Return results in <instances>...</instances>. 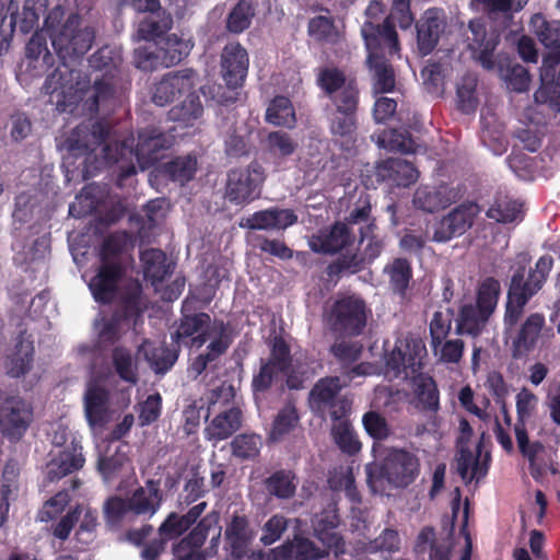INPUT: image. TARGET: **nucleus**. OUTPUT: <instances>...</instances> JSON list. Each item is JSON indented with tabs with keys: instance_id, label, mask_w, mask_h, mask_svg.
Segmentation results:
<instances>
[{
	"instance_id": "2eb2a0df",
	"label": "nucleus",
	"mask_w": 560,
	"mask_h": 560,
	"mask_svg": "<svg viewBox=\"0 0 560 560\" xmlns=\"http://www.w3.org/2000/svg\"><path fill=\"white\" fill-rule=\"evenodd\" d=\"M198 82L199 75L194 69L171 71L154 84L151 101L156 106H165L184 94L198 91Z\"/></svg>"
},
{
	"instance_id": "423d86ee",
	"label": "nucleus",
	"mask_w": 560,
	"mask_h": 560,
	"mask_svg": "<svg viewBox=\"0 0 560 560\" xmlns=\"http://www.w3.org/2000/svg\"><path fill=\"white\" fill-rule=\"evenodd\" d=\"M371 315L365 300L357 293H338L324 308L323 323L338 336L358 337L363 334Z\"/></svg>"
},
{
	"instance_id": "5fc2aeb1",
	"label": "nucleus",
	"mask_w": 560,
	"mask_h": 560,
	"mask_svg": "<svg viewBox=\"0 0 560 560\" xmlns=\"http://www.w3.org/2000/svg\"><path fill=\"white\" fill-rule=\"evenodd\" d=\"M523 203L509 196H498L488 209L487 217L500 223L515 221L522 213Z\"/></svg>"
},
{
	"instance_id": "c03bdc74",
	"label": "nucleus",
	"mask_w": 560,
	"mask_h": 560,
	"mask_svg": "<svg viewBox=\"0 0 560 560\" xmlns=\"http://www.w3.org/2000/svg\"><path fill=\"white\" fill-rule=\"evenodd\" d=\"M266 121L279 127L294 128L296 116L290 98L283 95L272 98L266 110Z\"/></svg>"
},
{
	"instance_id": "9d476101",
	"label": "nucleus",
	"mask_w": 560,
	"mask_h": 560,
	"mask_svg": "<svg viewBox=\"0 0 560 560\" xmlns=\"http://www.w3.org/2000/svg\"><path fill=\"white\" fill-rule=\"evenodd\" d=\"M348 386L339 376L318 378L307 396L308 408L318 418L339 419L349 415L351 407L348 399L341 396V390Z\"/></svg>"
},
{
	"instance_id": "e433bc0d",
	"label": "nucleus",
	"mask_w": 560,
	"mask_h": 560,
	"mask_svg": "<svg viewBox=\"0 0 560 560\" xmlns=\"http://www.w3.org/2000/svg\"><path fill=\"white\" fill-rule=\"evenodd\" d=\"M109 393L98 385H91L84 395V408L89 423L92 427H102L108 415Z\"/></svg>"
},
{
	"instance_id": "58836bf2",
	"label": "nucleus",
	"mask_w": 560,
	"mask_h": 560,
	"mask_svg": "<svg viewBox=\"0 0 560 560\" xmlns=\"http://www.w3.org/2000/svg\"><path fill=\"white\" fill-rule=\"evenodd\" d=\"M265 491L278 500L292 499L298 489L295 474L290 469H278L262 480Z\"/></svg>"
},
{
	"instance_id": "393cba45",
	"label": "nucleus",
	"mask_w": 560,
	"mask_h": 560,
	"mask_svg": "<svg viewBox=\"0 0 560 560\" xmlns=\"http://www.w3.org/2000/svg\"><path fill=\"white\" fill-rule=\"evenodd\" d=\"M328 556V550L319 548L308 538L295 535L292 540L270 550L268 560H320Z\"/></svg>"
},
{
	"instance_id": "79ce46f5",
	"label": "nucleus",
	"mask_w": 560,
	"mask_h": 560,
	"mask_svg": "<svg viewBox=\"0 0 560 560\" xmlns=\"http://www.w3.org/2000/svg\"><path fill=\"white\" fill-rule=\"evenodd\" d=\"M490 316L474 304L460 307L457 318L456 332L458 335L479 336L485 329Z\"/></svg>"
},
{
	"instance_id": "7ed1b4c3",
	"label": "nucleus",
	"mask_w": 560,
	"mask_h": 560,
	"mask_svg": "<svg viewBox=\"0 0 560 560\" xmlns=\"http://www.w3.org/2000/svg\"><path fill=\"white\" fill-rule=\"evenodd\" d=\"M427 348L423 340L412 334L396 339L392 351L385 354L386 374L394 378L412 380L418 405L423 410L436 411L440 394L435 381L423 373Z\"/></svg>"
},
{
	"instance_id": "7c9ffc66",
	"label": "nucleus",
	"mask_w": 560,
	"mask_h": 560,
	"mask_svg": "<svg viewBox=\"0 0 560 560\" xmlns=\"http://www.w3.org/2000/svg\"><path fill=\"white\" fill-rule=\"evenodd\" d=\"M27 70L33 77H42L54 66V56L47 47L46 36L35 32L25 47Z\"/></svg>"
},
{
	"instance_id": "4d7b16f0",
	"label": "nucleus",
	"mask_w": 560,
	"mask_h": 560,
	"mask_svg": "<svg viewBox=\"0 0 560 560\" xmlns=\"http://www.w3.org/2000/svg\"><path fill=\"white\" fill-rule=\"evenodd\" d=\"M179 351V347L161 346L147 352L145 359L155 374L164 375L178 360Z\"/></svg>"
},
{
	"instance_id": "39448f33",
	"label": "nucleus",
	"mask_w": 560,
	"mask_h": 560,
	"mask_svg": "<svg viewBox=\"0 0 560 560\" xmlns=\"http://www.w3.org/2000/svg\"><path fill=\"white\" fill-rule=\"evenodd\" d=\"M366 482L376 493L385 489V482L394 488H407L420 474V460L405 448L392 447L378 463L365 466Z\"/></svg>"
},
{
	"instance_id": "c9c22d12",
	"label": "nucleus",
	"mask_w": 560,
	"mask_h": 560,
	"mask_svg": "<svg viewBox=\"0 0 560 560\" xmlns=\"http://www.w3.org/2000/svg\"><path fill=\"white\" fill-rule=\"evenodd\" d=\"M453 541L451 535L436 538L433 527H424L417 537L415 550L425 553L429 550L430 560H450Z\"/></svg>"
},
{
	"instance_id": "dca6fc26",
	"label": "nucleus",
	"mask_w": 560,
	"mask_h": 560,
	"mask_svg": "<svg viewBox=\"0 0 560 560\" xmlns=\"http://www.w3.org/2000/svg\"><path fill=\"white\" fill-rule=\"evenodd\" d=\"M225 541L229 546L230 555L235 560H261L264 553L261 550L250 549L255 538V532L250 527L249 520L244 514H233L231 521L226 524L224 532Z\"/></svg>"
},
{
	"instance_id": "f3484780",
	"label": "nucleus",
	"mask_w": 560,
	"mask_h": 560,
	"mask_svg": "<svg viewBox=\"0 0 560 560\" xmlns=\"http://www.w3.org/2000/svg\"><path fill=\"white\" fill-rule=\"evenodd\" d=\"M529 27L540 44L549 50L542 59L548 77L550 70L560 63V21H549L541 13H536L530 19Z\"/></svg>"
},
{
	"instance_id": "473e14b6",
	"label": "nucleus",
	"mask_w": 560,
	"mask_h": 560,
	"mask_svg": "<svg viewBox=\"0 0 560 560\" xmlns=\"http://www.w3.org/2000/svg\"><path fill=\"white\" fill-rule=\"evenodd\" d=\"M140 260L143 276L152 284L162 282L175 268V262L160 247H148L140 252Z\"/></svg>"
},
{
	"instance_id": "49530a36",
	"label": "nucleus",
	"mask_w": 560,
	"mask_h": 560,
	"mask_svg": "<svg viewBox=\"0 0 560 560\" xmlns=\"http://www.w3.org/2000/svg\"><path fill=\"white\" fill-rule=\"evenodd\" d=\"M197 158L192 154L176 156L164 163L163 173L173 182L185 185L197 172Z\"/></svg>"
},
{
	"instance_id": "2f4dec72",
	"label": "nucleus",
	"mask_w": 560,
	"mask_h": 560,
	"mask_svg": "<svg viewBox=\"0 0 560 560\" xmlns=\"http://www.w3.org/2000/svg\"><path fill=\"white\" fill-rule=\"evenodd\" d=\"M243 413L238 407L220 411L205 428L208 441L219 442L231 438L242 427Z\"/></svg>"
},
{
	"instance_id": "9b49d317",
	"label": "nucleus",
	"mask_w": 560,
	"mask_h": 560,
	"mask_svg": "<svg viewBox=\"0 0 560 560\" xmlns=\"http://www.w3.org/2000/svg\"><path fill=\"white\" fill-rule=\"evenodd\" d=\"M268 348V357L260 359L259 371L252 378L250 386L255 395L268 392L273 383L278 382L280 374L288 373L293 365L291 347L282 336L272 337Z\"/></svg>"
},
{
	"instance_id": "ddd939ff",
	"label": "nucleus",
	"mask_w": 560,
	"mask_h": 560,
	"mask_svg": "<svg viewBox=\"0 0 560 560\" xmlns=\"http://www.w3.org/2000/svg\"><path fill=\"white\" fill-rule=\"evenodd\" d=\"M192 44L176 34H168L160 39L155 52L148 51L147 49H138L136 51V63L139 69L152 70L154 61L160 60V63L168 68L178 65L190 52Z\"/></svg>"
},
{
	"instance_id": "c85d7f7f",
	"label": "nucleus",
	"mask_w": 560,
	"mask_h": 560,
	"mask_svg": "<svg viewBox=\"0 0 560 560\" xmlns=\"http://www.w3.org/2000/svg\"><path fill=\"white\" fill-rule=\"evenodd\" d=\"M207 502H200L191 506L185 514L171 512L158 528V535L167 542L182 537L199 520L207 509Z\"/></svg>"
},
{
	"instance_id": "ea45409f",
	"label": "nucleus",
	"mask_w": 560,
	"mask_h": 560,
	"mask_svg": "<svg viewBox=\"0 0 560 560\" xmlns=\"http://www.w3.org/2000/svg\"><path fill=\"white\" fill-rule=\"evenodd\" d=\"M85 463L82 447L74 444L61 451L50 465L48 477L50 480L61 479L80 470Z\"/></svg>"
},
{
	"instance_id": "1a4fd4ad",
	"label": "nucleus",
	"mask_w": 560,
	"mask_h": 560,
	"mask_svg": "<svg viewBox=\"0 0 560 560\" xmlns=\"http://www.w3.org/2000/svg\"><path fill=\"white\" fill-rule=\"evenodd\" d=\"M317 86L338 112L358 113L360 89L355 78H348L338 67H324L316 77Z\"/></svg>"
},
{
	"instance_id": "0eeeda50",
	"label": "nucleus",
	"mask_w": 560,
	"mask_h": 560,
	"mask_svg": "<svg viewBox=\"0 0 560 560\" xmlns=\"http://www.w3.org/2000/svg\"><path fill=\"white\" fill-rule=\"evenodd\" d=\"M80 82L82 97L73 110L68 112L69 114H73L80 103H82V112L89 115L97 114L101 108L109 110L120 104L131 89V80L126 72L102 74L93 81L91 86H89L90 81L82 79L81 74Z\"/></svg>"
},
{
	"instance_id": "052dcab7",
	"label": "nucleus",
	"mask_w": 560,
	"mask_h": 560,
	"mask_svg": "<svg viewBox=\"0 0 560 560\" xmlns=\"http://www.w3.org/2000/svg\"><path fill=\"white\" fill-rule=\"evenodd\" d=\"M454 312L451 308H446L445 312L436 311L433 313L431 318L429 330H430V346L434 353L442 345V342L448 336L452 328Z\"/></svg>"
},
{
	"instance_id": "b1692460",
	"label": "nucleus",
	"mask_w": 560,
	"mask_h": 560,
	"mask_svg": "<svg viewBox=\"0 0 560 560\" xmlns=\"http://www.w3.org/2000/svg\"><path fill=\"white\" fill-rule=\"evenodd\" d=\"M445 25L442 11L436 8L428 9L417 21V47L421 56H428L435 49Z\"/></svg>"
},
{
	"instance_id": "e2e57ef3",
	"label": "nucleus",
	"mask_w": 560,
	"mask_h": 560,
	"mask_svg": "<svg viewBox=\"0 0 560 560\" xmlns=\"http://www.w3.org/2000/svg\"><path fill=\"white\" fill-rule=\"evenodd\" d=\"M501 292L500 282L489 277L485 279L478 288L477 296H476V307L491 316L494 312L499 296Z\"/></svg>"
},
{
	"instance_id": "aec40b11",
	"label": "nucleus",
	"mask_w": 560,
	"mask_h": 560,
	"mask_svg": "<svg viewBox=\"0 0 560 560\" xmlns=\"http://www.w3.org/2000/svg\"><path fill=\"white\" fill-rule=\"evenodd\" d=\"M249 66L248 54L240 43H229L221 54V72L230 89L243 85Z\"/></svg>"
},
{
	"instance_id": "f257e3e1",
	"label": "nucleus",
	"mask_w": 560,
	"mask_h": 560,
	"mask_svg": "<svg viewBox=\"0 0 560 560\" xmlns=\"http://www.w3.org/2000/svg\"><path fill=\"white\" fill-rule=\"evenodd\" d=\"M175 136L162 130L160 127L149 126L139 130L138 141L135 145L132 135L124 139H116L110 133V127L104 121L92 125L80 124L72 129L65 141L66 150L73 156H85L102 147L103 159L108 164L119 161H131L136 158L142 166L154 164L161 153L170 149Z\"/></svg>"
},
{
	"instance_id": "864d4df0",
	"label": "nucleus",
	"mask_w": 560,
	"mask_h": 560,
	"mask_svg": "<svg viewBox=\"0 0 560 560\" xmlns=\"http://www.w3.org/2000/svg\"><path fill=\"white\" fill-rule=\"evenodd\" d=\"M382 148L389 152L415 153L417 143L407 129L385 130L378 139Z\"/></svg>"
},
{
	"instance_id": "de8ad7c7",
	"label": "nucleus",
	"mask_w": 560,
	"mask_h": 560,
	"mask_svg": "<svg viewBox=\"0 0 560 560\" xmlns=\"http://www.w3.org/2000/svg\"><path fill=\"white\" fill-rule=\"evenodd\" d=\"M155 16L143 19L138 26V36L144 40H155L163 38L173 26V18L165 10L155 12Z\"/></svg>"
},
{
	"instance_id": "338daca9",
	"label": "nucleus",
	"mask_w": 560,
	"mask_h": 560,
	"mask_svg": "<svg viewBox=\"0 0 560 560\" xmlns=\"http://www.w3.org/2000/svg\"><path fill=\"white\" fill-rule=\"evenodd\" d=\"M299 413L294 405L287 404L281 408L273 419L270 439L279 441L285 434L290 433L299 422Z\"/></svg>"
},
{
	"instance_id": "3c124183",
	"label": "nucleus",
	"mask_w": 560,
	"mask_h": 560,
	"mask_svg": "<svg viewBox=\"0 0 560 560\" xmlns=\"http://www.w3.org/2000/svg\"><path fill=\"white\" fill-rule=\"evenodd\" d=\"M261 436L255 433L236 434L230 442L231 454L241 462L254 460L260 453Z\"/></svg>"
},
{
	"instance_id": "a19ab883",
	"label": "nucleus",
	"mask_w": 560,
	"mask_h": 560,
	"mask_svg": "<svg viewBox=\"0 0 560 560\" xmlns=\"http://www.w3.org/2000/svg\"><path fill=\"white\" fill-rule=\"evenodd\" d=\"M537 104H545L555 112L560 113V69L556 74V68L550 70V74L546 75V67L542 65L541 85L534 93Z\"/></svg>"
},
{
	"instance_id": "f03ea898",
	"label": "nucleus",
	"mask_w": 560,
	"mask_h": 560,
	"mask_svg": "<svg viewBox=\"0 0 560 560\" xmlns=\"http://www.w3.org/2000/svg\"><path fill=\"white\" fill-rule=\"evenodd\" d=\"M52 47L60 60L59 66L47 75L43 90L48 102L58 112H72L80 98L81 71L71 66L82 58L95 40L93 27L83 23L81 16L72 13L59 30L50 34Z\"/></svg>"
},
{
	"instance_id": "bf43d9fd",
	"label": "nucleus",
	"mask_w": 560,
	"mask_h": 560,
	"mask_svg": "<svg viewBox=\"0 0 560 560\" xmlns=\"http://www.w3.org/2000/svg\"><path fill=\"white\" fill-rule=\"evenodd\" d=\"M200 520L196 522V526L183 537L178 542V547H187L197 550H201V547L205 545L210 530L218 523V517L213 514H207L203 517H199Z\"/></svg>"
},
{
	"instance_id": "6e6552de",
	"label": "nucleus",
	"mask_w": 560,
	"mask_h": 560,
	"mask_svg": "<svg viewBox=\"0 0 560 560\" xmlns=\"http://www.w3.org/2000/svg\"><path fill=\"white\" fill-rule=\"evenodd\" d=\"M97 249V247H93ZM129 247H98V267L96 273L89 282V289L95 302L110 304L125 276V256Z\"/></svg>"
},
{
	"instance_id": "20e7f679",
	"label": "nucleus",
	"mask_w": 560,
	"mask_h": 560,
	"mask_svg": "<svg viewBox=\"0 0 560 560\" xmlns=\"http://www.w3.org/2000/svg\"><path fill=\"white\" fill-rule=\"evenodd\" d=\"M361 34L368 50L366 65L372 72L373 90L377 94L390 93L395 89V71L389 60L382 52L387 48L390 55L399 51L398 34L387 20L384 24H374L368 20L361 27Z\"/></svg>"
},
{
	"instance_id": "13d9d810",
	"label": "nucleus",
	"mask_w": 560,
	"mask_h": 560,
	"mask_svg": "<svg viewBox=\"0 0 560 560\" xmlns=\"http://www.w3.org/2000/svg\"><path fill=\"white\" fill-rule=\"evenodd\" d=\"M299 148V142L285 131H270L266 138V149L275 158L288 159L293 155Z\"/></svg>"
},
{
	"instance_id": "4c0bfd02",
	"label": "nucleus",
	"mask_w": 560,
	"mask_h": 560,
	"mask_svg": "<svg viewBox=\"0 0 560 560\" xmlns=\"http://www.w3.org/2000/svg\"><path fill=\"white\" fill-rule=\"evenodd\" d=\"M331 421L330 435L334 443L343 454L349 456L358 454L362 448V443L360 442L348 415L342 416L339 419H331Z\"/></svg>"
},
{
	"instance_id": "4be33fe9",
	"label": "nucleus",
	"mask_w": 560,
	"mask_h": 560,
	"mask_svg": "<svg viewBox=\"0 0 560 560\" xmlns=\"http://www.w3.org/2000/svg\"><path fill=\"white\" fill-rule=\"evenodd\" d=\"M371 196L362 191L346 217L345 221L359 233V245H380L376 240V224L371 218Z\"/></svg>"
},
{
	"instance_id": "a211bd4d",
	"label": "nucleus",
	"mask_w": 560,
	"mask_h": 560,
	"mask_svg": "<svg viewBox=\"0 0 560 560\" xmlns=\"http://www.w3.org/2000/svg\"><path fill=\"white\" fill-rule=\"evenodd\" d=\"M32 410L22 399H7L0 407V431L11 441L20 440L32 421Z\"/></svg>"
},
{
	"instance_id": "72a5a7b5",
	"label": "nucleus",
	"mask_w": 560,
	"mask_h": 560,
	"mask_svg": "<svg viewBox=\"0 0 560 560\" xmlns=\"http://www.w3.org/2000/svg\"><path fill=\"white\" fill-rule=\"evenodd\" d=\"M298 221L292 209L272 207L253 213L246 219V225L252 230H284Z\"/></svg>"
},
{
	"instance_id": "c756f323",
	"label": "nucleus",
	"mask_w": 560,
	"mask_h": 560,
	"mask_svg": "<svg viewBox=\"0 0 560 560\" xmlns=\"http://www.w3.org/2000/svg\"><path fill=\"white\" fill-rule=\"evenodd\" d=\"M129 500V509L135 515L152 517L161 508L163 493L161 481L149 479L144 487L137 488Z\"/></svg>"
},
{
	"instance_id": "412c9836",
	"label": "nucleus",
	"mask_w": 560,
	"mask_h": 560,
	"mask_svg": "<svg viewBox=\"0 0 560 560\" xmlns=\"http://www.w3.org/2000/svg\"><path fill=\"white\" fill-rule=\"evenodd\" d=\"M474 217L472 205H459L434 224L432 241L443 243L463 235L472 225Z\"/></svg>"
},
{
	"instance_id": "bb28decb",
	"label": "nucleus",
	"mask_w": 560,
	"mask_h": 560,
	"mask_svg": "<svg viewBox=\"0 0 560 560\" xmlns=\"http://www.w3.org/2000/svg\"><path fill=\"white\" fill-rule=\"evenodd\" d=\"M313 252L325 255H338L337 259L327 266L330 278L342 272L355 273L364 268L365 256L361 247H311Z\"/></svg>"
},
{
	"instance_id": "0e129e2a",
	"label": "nucleus",
	"mask_w": 560,
	"mask_h": 560,
	"mask_svg": "<svg viewBox=\"0 0 560 560\" xmlns=\"http://www.w3.org/2000/svg\"><path fill=\"white\" fill-rule=\"evenodd\" d=\"M211 317L205 312L195 314H184L179 320L178 328L172 334V340L179 342L180 340L192 337L210 325Z\"/></svg>"
},
{
	"instance_id": "f8f14e48",
	"label": "nucleus",
	"mask_w": 560,
	"mask_h": 560,
	"mask_svg": "<svg viewBox=\"0 0 560 560\" xmlns=\"http://www.w3.org/2000/svg\"><path fill=\"white\" fill-rule=\"evenodd\" d=\"M264 180V170L257 162L246 168H232L228 172L224 196L232 205H247L259 198Z\"/></svg>"
},
{
	"instance_id": "6e6d98bb",
	"label": "nucleus",
	"mask_w": 560,
	"mask_h": 560,
	"mask_svg": "<svg viewBox=\"0 0 560 560\" xmlns=\"http://www.w3.org/2000/svg\"><path fill=\"white\" fill-rule=\"evenodd\" d=\"M385 270L389 275L393 292L404 298L412 278V268L409 260L406 258H395Z\"/></svg>"
},
{
	"instance_id": "69168bd1",
	"label": "nucleus",
	"mask_w": 560,
	"mask_h": 560,
	"mask_svg": "<svg viewBox=\"0 0 560 560\" xmlns=\"http://www.w3.org/2000/svg\"><path fill=\"white\" fill-rule=\"evenodd\" d=\"M120 62V54L109 46L98 48L89 58V66L95 71H102L103 74L124 72L119 68Z\"/></svg>"
},
{
	"instance_id": "603ef678",
	"label": "nucleus",
	"mask_w": 560,
	"mask_h": 560,
	"mask_svg": "<svg viewBox=\"0 0 560 560\" xmlns=\"http://www.w3.org/2000/svg\"><path fill=\"white\" fill-rule=\"evenodd\" d=\"M358 129V113L332 110L329 118V131L332 136L347 142L355 140Z\"/></svg>"
},
{
	"instance_id": "680f3d73",
	"label": "nucleus",
	"mask_w": 560,
	"mask_h": 560,
	"mask_svg": "<svg viewBox=\"0 0 560 560\" xmlns=\"http://www.w3.org/2000/svg\"><path fill=\"white\" fill-rule=\"evenodd\" d=\"M112 363L120 380L129 384H137V368L133 363L131 351L122 346H117L112 351Z\"/></svg>"
},
{
	"instance_id": "774afa93",
	"label": "nucleus",
	"mask_w": 560,
	"mask_h": 560,
	"mask_svg": "<svg viewBox=\"0 0 560 560\" xmlns=\"http://www.w3.org/2000/svg\"><path fill=\"white\" fill-rule=\"evenodd\" d=\"M307 32L311 37L319 43L334 44L338 37L335 21L330 16L317 15L312 18L307 24Z\"/></svg>"
},
{
	"instance_id": "6ab92c4d",
	"label": "nucleus",
	"mask_w": 560,
	"mask_h": 560,
	"mask_svg": "<svg viewBox=\"0 0 560 560\" xmlns=\"http://www.w3.org/2000/svg\"><path fill=\"white\" fill-rule=\"evenodd\" d=\"M468 28L471 32L468 47L472 57L483 69H494L495 61L493 54L500 43V34L495 30L488 31L486 25L479 20L470 21Z\"/></svg>"
},
{
	"instance_id": "5701e85b",
	"label": "nucleus",
	"mask_w": 560,
	"mask_h": 560,
	"mask_svg": "<svg viewBox=\"0 0 560 560\" xmlns=\"http://www.w3.org/2000/svg\"><path fill=\"white\" fill-rule=\"evenodd\" d=\"M546 326L545 316L533 313L526 317L512 339L511 355L515 360L526 358L537 347V342Z\"/></svg>"
},
{
	"instance_id": "a18cd8bd",
	"label": "nucleus",
	"mask_w": 560,
	"mask_h": 560,
	"mask_svg": "<svg viewBox=\"0 0 560 560\" xmlns=\"http://www.w3.org/2000/svg\"><path fill=\"white\" fill-rule=\"evenodd\" d=\"M256 15V5L253 0H238L225 19V28L229 33L241 34L248 30Z\"/></svg>"
},
{
	"instance_id": "a878e982",
	"label": "nucleus",
	"mask_w": 560,
	"mask_h": 560,
	"mask_svg": "<svg viewBox=\"0 0 560 560\" xmlns=\"http://www.w3.org/2000/svg\"><path fill=\"white\" fill-rule=\"evenodd\" d=\"M456 198L457 192L447 184L420 185L413 194L412 203L423 212L434 213L450 207Z\"/></svg>"
},
{
	"instance_id": "09e8293b",
	"label": "nucleus",
	"mask_w": 560,
	"mask_h": 560,
	"mask_svg": "<svg viewBox=\"0 0 560 560\" xmlns=\"http://www.w3.org/2000/svg\"><path fill=\"white\" fill-rule=\"evenodd\" d=\"M481 445H478V454L474 456L472 452L468 448H462L457 458V471L460 478L465 481L472 479L479 480L485 477L488 471L487 460L480 462L479 455Z\"/></svg>"
},
{
	"instance_id": "f704fd0d",
	"label": "nucleus",
	"mask_w": 560,
	"mask_h": 560,
	"mask_svg": "<svg viewBox=\"0 0 560 560\" xmlns=\"http://www.w3.org/2000/svg\"><path fill=\"white\" fill-rule=\"evenodd\" d=\"M34 343L31 336H26V331H20L15 339L14 349L7 357V373L12 377H20L26 374L33 363Z\"/></svg>"
},
{
	"instance_id": "8fccbe9b",
	"label": "nucleus",
	"mask_w": 560,
	"mask_h": 560,
	"mask_svg": "<svg viewBox=\"0 0 560 560\" xmlns=\"http://www.w3.org/2000/svg\"><path fill=\"white\" fill-rule=\"evenodd\" d=\"M319 245H353L359 242V233L346 221H337L327 229L320 230Z\"/></svg>"
},
{
	"instance_id": "37998d69",
	"label": "nucleus",
	"mask_w": 560,
	"mask_h": 560,
	"mask_svg": "<svg viewBox=\"0 0 560 560\" xmlns=\"http://www.w3.org/2000/svg\"><path fill=\"white\" fill-rule=\"evenodd\" d=\"M200 93L205 94L202 88H199V91L190 92L180 104L172 107L168 112L170 119L186 126L192 125L199 119L203 114Z\"/></svg>"
},
{
	"instance_id": "4468645a",
	"label": "nucleus",
	"mask_w": 560,
	"mask_h": 560,
	"mask_svg": "<svg viewBox=\"0 0 560 560\" xmlns=\"http://www.w3.org/2000/svg\"><path fill=\"white\" fill-rule=\"evenodd\" d=\"M553 266L551 256H541L534 269H530L525 278V268H518L512 276L508 290V298L521 302L528 301L541 290Z\"/></svg>"
},
{
	"instance_id": "cd10ccee",
	"label": "nucleus",
	"mask_w": 560,
	"mask_h": 560,
	"mask_svg": "<svg viewBox=\"0 0 560 560\" xmlns=\"http://www.w3.org/2000/svg\"><path fill=\"white\" fill-rule=\"evenodd\" d=\"M375 176L378 182H386L397 187H409L419 178V171L411 162L389 158L376 165Z\"/></svg>"
}]
</instances>
